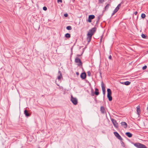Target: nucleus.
I'll return each instance as SVG.
<instances>
[{
  "label": "nucleus",
  "instance_id": "f257e3e1",
  "mask_svg": "<svg viewBox=\"0 0 148 148\" xmlns=\"http://www.w3.org/2000/svg\"><path fill=\"white\" fill-rule=\"evenodd\" d=\"M96 29V28L94 27L89 30L87 35V41L88 42L90 41L92 36L95 32Z\"/></svg>",
  "mask_w": 148,
  "mask_h": 148
},
{
  "label": "nucleus",
  "instance_id": "f03ea898",
  "mask_svg": "<svg viewBox=\"0 0 148 148\" xmlns=\"http://www.w3.org/2000/svg\"><path fill=\"white\" fill-rule=\"evenodd\" d=\"M107 91V97L108 98L109 101H111L112 100V97L111 95L112 94V92L110 89L108 88Z\"/></svg>",
  "mask_w": 148,
  "mask_h": 148
},
{
  "label": "nucleus",
  "instance_id": "7ed1b4c3",
  "mask_svg": "<svg viewBox=\"0 0 148 148\" xmlns=\"http://www.w3.org/2000/svg\"><path fill=\"white\" fill-rule=\"evenodd\" d=\"M75 63H77V65L78 66L81 67H82V63L78 58L77 57L75 58Z\"/></svg>",
  "mask_w": 148,
  "mask_h": 148
},
{
  "label": "nucleus",
  "instance_id": "20e7f679",
  "mask_svg": "<svg viewBox=\"0 0 148 148\" xmlns=\"http://www.w3.org/2000/svg\"><path fill=\"white\" fill-rule=\"evenodd\" d=\"M134 145L137 148H147L144 145L139 143H134Z\"/></svg>",
  "mask_w": 148,
  "mask_h": 148
},
{
  "label": "nucleus",
  "instance_id": "39448f33",
  "mask_svg": "<svg viewBox=\"0 0 148 148\" xmlns=\"http://www.w3.org/2000/svg\"><path fill=\"white\" fill-rule=\"evenodd\" d=\"M71 101L74 105H76L77 103L78 102L77 99L73 97L72 95L71 96Z\"/></svg>",
  "mask_w": 148,
  "mask_h": 148
},
{
  "label": "nucleus",
  "instance_id": "423d86ee",
  "mask_svg": "<svg viewBox=\"0 0 148 148\" xmlns=\"http://www.w3.org/2000/svg\"><path fill=\"white\" fill-rule=\"evenodd\" d=\"M111 120L114 127L116 128H118V123H117L116 121L113 119H111Z\"/></svg>",
  "mask_w": 148,
  "mask_h": 148
},
{
  "label": "nucleus",
  "instance_id": "0eeeda50",
  "mask_svg": "<svg viewBox=\"0 0 148 148\" xmlns=\"http://www.w3.org/2000/svg\"><path fill=\"white\" fill-rule=\"evenodd\" d=\"M101 85L103 94L105 95L106 93L105 87L103 82H101Z\"/></svg>",
  "mask_w": 148,
  "mask_h": 148
},
{
  "label": "nucleus",
  "instance_id": "6e6552de",
  "mask_svg": "<svg viewBox=\"0 0 148 148\" xmlns=\"http://www.w3.org/2000/svg\"><path fill=\"white\" fill-rule=\"evenodd\" d=\"M114 134L115 136L117 138L119 139L120 140H123L122 138L121 137V136L119 135V134L116 132H114Z\"/></svg>",
  "mask_w": 148,
  "mask_h": 148
},
{
  "label": "nucleus",
  "instance_id": "1a4fd4ad",
  "mask_svg": "<svg viewBox=\"0 0 148 148\" xmlns=\"http://www.w3.org/2000/svg\"><path fill=\"white\" fill-rule=\"evenodd\" d=\"M95 18V16L93 15H89L88 17V21L90 23L91 22V20Z\"/></svg>",
  "mask_w": 148,
  "mask_h": 148
},
{
  "label": "nucleus",
  "instance_id": "9d476101",
  "mask_svg": "<svg viewBox=\"0 0 148 148\" xmlns=\"http://www.w3.org/2000/svg\"><path fill=\"white\" fill-rule=\"evenodd\" d=\"M62 78V76L61 72L59 70L58 72V75L57 77L58 79V80H60Z\"/></svg>",
  "mask_w": 148,
  "mask_h": 148
},
{
  "label": "nucleus",
  "instance_id": "9b49d317",
  "mask_svg": "<svg viewBox=\"0 0 148 148\" xmlns=\"http://www.w3.org/2000/svg\"><path fill=\"white\" fill-rule=\"evenodd\" d=\"M80 77L82 79H84L86 77V74L85 72L82 73L80 75Z\"/></svg>",
  "mask_w": 148,
  "mask_h": 148
},
{
  "label": "nucleus",
  "instance_id": "f8f14e48",
  "mask_svg": "<svg viewBox=\"0 0 148 148\" xmlns=\"http://www.w3.org/2000/svg\"><path fill=\"white\" fill-rule=\"evenodd\" d=\"M121 125L123 126L125 128H126L127 127V124L125 122H122L121 123Z\"/></svg>",
  "mask_w": 148,
  "mask_h": 148
},
{
  "label": "nucleus",
  "instance_id": "ddd939ff",
  "mask_svg": "<svg viewBox=\"0 0 148 148\" xmlns=\"http://www.w3.org/2000/svg\"><path fill=\"white\" fill-rule=\"evenodd\" d=\"M120 83L122 84H124L127 86H128L130 84H131V82L129 81H127L125 82H121Z\"/></svg>",
  "mask_w": 148,
  "mask_h": 148
},
{
  "label": "nucleus",
  "instance_id": "4468645a",
  "mask_svg": "<svg viewBox=\"0 0 148 148\" xmlns=\"http://www.w3.org/2000/svg\"><path fill=\"white\" fill-rule=\"evenodd\" d=\"M24 114L26 116L28 117L30 115V114L28 113L27 110H25L24 111Z\"/></svg>",
  "mask_w": 148,
  "mask_h": 148
},
{
  "label": "nucleus",
  "instance_id": "2eb2a0df",
  "mask_svg": "<svg viewBox=\"0 0 148 148\" xmlns=\"http://www.w3.org/2000/svg\"><path fill=\"white\" fill-rule=\"evenodd\" d=\"M125 135L129 138L131 137L132 136V134L130 132H127L125 133Z\"/></svg>",
  "mask_w": 148,
  "mask_h": 148
},
{
  "label": "nucleus",
  "instance_id": "dca6fc26",
  "mask_svg": "<svg viewBox=\"0 0 148 148\" xmlns=\"http://www.w3.org/2000/svg\"><path fill=\"white\" fill-rule=\"evenodd\" d=\"M137 108V113L138 114V115H139V113L140 112V106H138L136 107Z\"/></svg>",
  "mask_w": 148,
  "mask_h": 148
},
{
  "label": "nucleus",
  "instance_id": "f3484780",
  "mask_svg": "<svg viewBox=\"0 0 148 148\" xmlns=\"http://www.w3.org/2000/svg\"><path fill=\"white\" fill-rule=\"evenodd\" d=\"M100 110L101 112L103 114H104L105 112L104 108L103 107H101L100 108Z\"/></svg>",
  "mask_w": 148,
  "mask_h": 148
},
{
  "label": "nucleus",
  "instance_id": "a211bd4d",
  "mask_svg": "<svg viewBox=\"0 0 148 148\" xmlns=\"http://www.w3.org/2000/svg\"><path fill=\"white\" fill-rule=\"evenodd\" d=\"M95 94L96 95H99V90L97 88H95Z\"/></svg>",
  "mask_w": 148,
  "mask_h": 148
},
{
  "label": "nucleus",
  "instance_id": "6ab92c4d",
  "mask_svg": "<svg viewBox=\"0 0 148 148\" xmlns=\"http://www.w3.org/2000/svg\"><path fill=\"white\" fill-rule=\"evenodd\" d=\"M65 37H66L67 38H70V37H71V35L69 33H67V34H65Z\"/></svg>",
  "mask_w": 148,
  "mask_h": 148
},
{
  "label": "nucleus",
  "instance_id": "aec40b11",
  "mask_svg": "<svg viewBox=\"0 0 148 148\" xmlns=\"http://www.w3.org/2000/svg\"><path fill=\"white\" fill-rule=\"evenodd\" d=\"M66 28L68 30H71L72 29L71 27L70 26H67Z\"/></svg>",
  "mask_w": 148,
  "mask_h": 148
},
{
  "label": "nucleus",
  "instance_id": "412c9836",
  "mask_svg": "<svg viewBox=\"0 0 148 148\" xmlns=\"http://www.w3.org/2000/svg\"><path fill=\"white\" fill-rule=\"evenodd\" d=\"M109 4H108L105 7V10L109 8Z\"/></svg>",
  "mask_w": 148,
  "mask_h": 148
},
{
  "label": "nucleus",
  "instance_id": "4be33fe9",
  "mask_svg": "<svg viewBox=\"0 0 148 148\" xmlns=\"http://www.w3.org/2000/svg\"><path fill=\"white\" fill-rule=\"evenodd\" d=\"M145 16H145V14L143 13L141 14V17L142 18H145Z\"/></svg>",
  "mask_w": 148,
  "mask_h": 148
},
{
  "label": "nucleus",
  "instance_id": "5701e85b",
  "mask_svg": "<svg viewBox=\"0 0 148 148\" xmlns=\"http://www.w3.org/2000/svg\"><path fill=\"white\" fill-rule=\"evenodd\" d=\"M142 37L144 38H146L147 36H146L144 34H142L141 35Z\"/></svg>",
  "mask_w": 148,
  "mask_h": 148
},
{
  "label": "nucleus",
  "instance_id": "b1692460",
  "mask_svg": "<svg viewBox=\"0 0 148 148\" xmlns=\"http://www.w3.org/2000/svg\"><path fill=\"white\" fill-rule=\"evenodd\" d=\"M147 68V66L146 65H145L143 67L142 69L143 70H144L145 69Z\"/></svg>",
  "mask_w": 148,
  "mask_h": 148
},
{
  "label": "nucleus",
  "instance_id": "393cba45",
  "mask_svg": "<svg viewBox=\"0 0 148 148\" xmlns=\"http://www.w3.org/2000/svg\"><path fill=\"white\" fill-rule=\"evenodd\" d=\"M87 74L89 76H90L91 75V73L90 72V71H88L87 72Z\"/></svg>",
  "mask_w": 148,
  "mask_h": 148
},
{
  "label": "nucleus",
  "instance_id": "a878e982",
  "mask_svg": "<svg viewBox=\"0 0 148 148\" xmlns=\"http://www.w3.org/2000/svg\"><path fill=\"white\" fill-rule=\"evenodd\" d=\"M100 18H101V16H98V17H97V22L99 21V19Z\"/></svg>",
  "mask_w": 148,
  "mask_h": 148
},
{
  "label": "nucleus",
  "instance_id": "bb28decb",
  "mask_svg": "<svg viewBox=\"0 0 148 148\" xmlns=\"http://www.w3.org/2000/svg\"><path fill=\"white\" fill-rule=\"evenodd\" d=\"M99 3H102L104 1V0H99Z\"/></svg>",
  "mask_w": 148,
  "mask_h": 148
},
{
  "label": "nucleus",
  "instance_id": "cd10ccee",
  "mask_svg": "<svg viewBox=\"0 0 148 148\" xmlns=\"http://www.w3.org/2000/svg\"><path fill=\"white\" fill-rule=\"evenodd\" d=\"M121 145L123 147H124L125 145H124V143L122 141H121Z\"/></svg>",
  "mask_w": 148,
  "mask_h": 148
},
{
  "label": "nucleus",
  "instance_id": "c85d7f7f",
  "mask_svg": "<svg viewBox=\"0 0 148 148\" xmlns=\"http://www.w3.org/2000/svg\"><path fill=\"white\" fill-rule=\"evenodd\" d=\"M43 9L45 11H46L47 10V8L46 7L44 6L43 8Z\"/></svg>",
  "mask_w": 148,
  "mask_h": 148
},
{
  "label": "nucleus",
  "instance_id": "c756f323",
  "mask_svg": "<svg viewBox=\"0 0 148 148\" xmlns=\"http://www.w3.org/2000/svg\"><path fill=\"white\" fill-rule=\"evenodd\" d=\"M68 16V14H67V13H66V14H65L64 15V16L65 17H67Z\"/></svg>",
  "mask_w": 148,
  "mask_h": 148
},
{
  "label": "nucleus",
  "instance_id": "7c9ffc66",
  "mask_svg": "<svg viewBox=\"0 0 148 148\" xmlns=\"http://www.w3.org/2000/svg\"><path fill=\"white\" fill-rule=\"evenodd\" d=\"M57 1L58 3L60 2L61 3L62 2V0H57Z\"/></svg>",
  "mask_w": 148,
  "mask_h": 148
},
{
  "label": "nucleus",
  "instance_id": "2f4dec72",
  "mask_svg": "<svg viewBox=\"0 0 148 148\" xmlns=\"http://www.w3.org/2000/svg\"><path fill=\"white\" fill-rule=\"evenodd\" d=\"M116 12L114 11V10L113 11V12L112 13V15H113L114 14H115Z\"/></svg>",
  "mask_w": 148,
  "mask_h": 148
},
{
  "label": "nucleus",
  "instance_id": "473e14b6",
  "mask_svg": "<svg viewBox=\"0 0 148 148\" xmlns=\"http://www.w3.org/2000/svg\"><path fill=\"white\" fill-rule=\"evenodd\" d=\"M109 59H112V56H111V55H110L109 56Z\"/></svg>",
  "mask_w": 148,
  "mask_h": 148
},
{
  "label": "nucleus",
  "instance_id": "72a5a7b5",
  "mask_svg": "<svg viewBox=\"0 0 148 148\" xmlns=\"http://www.w3.org/2000/svg\"><path fill=\"white\" fill-rule=\"evenodd\" d=\"M134 14L135 15H136L137 14V11H135L134 13Z\"/></svg>",
  "mask_w": 148,
  "mask_h": 148
},
{
  "label": "nucleus",
  "instance_id": "f704fd0d",
  "mask_svg": "<svg viewBox=\"0 0 148 148\" xmlns=\"http://www.w3.org/2000/svg\"><path fill=\"white\" fill-rule=\"evenodd\" d=\"M76 74L77 76H78L79 75V73L78 72H76Z\"/></svg>",
  "mask_w": 148,
  "mask_h": 148
},
{
  "label": "nucleus",
  "instance_id": "c9c22d12",
  "mask_svg": "<svg viewBox=\"0 0 148 148\" xmlns=\"http://www.w3.org/2000/svg\"><path fill=\"white\" fill-rule=\"evenodd\" d=\"M121 5L120 4H119L117 6V7H118V8H119V7L121 6Z\"/></svg>",
  "mask_w": 148,
  "mask_h": 148
},
{
  "label": "nucleus",
  "instance_id": "e433bc0d",
  "mask_svg": "<svg viewBox=\"0 0 148 148\" xmlns=\"http://www.w3.org/2000/svg\"><path fill=\"white\" fill-rule=\"evenodd\" d=\"M116 9L117 10H119V8H118V7H117L116 8Z\"/></svg>",
  "mask_w": 148,
  "mask_h": 148
},
{
  "label": "nucleus",
  "instance_id": "4c0bfd02",
  "mask_svg": "<svg viewBox=\"0 0 148 148\" xmlns=\"http://www.w3.org/2000/svg\"><path fill=\"white\" fill-rule=\"evenodd\" d=\"M114 10L116 12L118 11V10L116 8Z\"/></svg>",
  "mask_w": 148,
  "mask_h": 148
},
{
  "label": "nucleus",
  "instance_id": "58836bf2",
  "mask_svg": "<svg viewBox=\"0 0 148 148\" xmlns=\"http://www.w3.org/2000/svg\"><path fill=\"white\" fill-rule=\"evenodd\" d=\"M77 56H78V57H79L80 56V55H77Z\"/></svg>",
  "mask_w": 148,
  "mask_h": 148
},
{
  "label": "nucleus",
  "instance_id": "ea45409f",
  "mask_svg": "<svg viewBox=\"0 0 148 148\" xmlns=\"http://www.w3.org/2000/svg\"><path fill=\"white\" fill-rule=\"evenodd\" d=\"M100 40H101H101H102V38H101V39Z\"/></svg>",
  "mask_w": 148,
  "mask_h": 148
}]
</instances>
